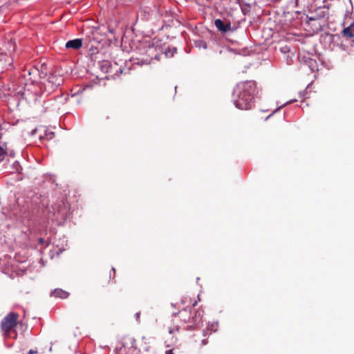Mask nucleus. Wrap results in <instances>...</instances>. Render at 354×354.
<instances>
[{
	"label": "nucleus",
	"mask_w": 354,
	"mask_h": 354,
	"mask_svg": "<svg viewBox=\"0 0 354 354\" xmlns=\"http://www.w3.org/2000/svg\"><path fill=\"white\" fill-rule=\"evenodd\" d=\"M257 93V88L254 81L239 82L233 92L234 105L239 109H250L254 102Z\"/></svg>",
	"instance_id": "nucleus-1"
},
{
	"label": "nucleus",
	"mask_w": 354,
	"mask_h": 354,
	"mask_svg": "<svg viewBox=\"0 0 354 354\" xmlns=\"http://www.w3.org/2000/svg\"><path fill=\"white\" fill-rule=\"evenodd\" d=\"M196 304L197 302L195 301L193 304L192 308L189 311L187 309H184L179 312V317L184 323L187 324V329L194 328L195 326L198 325L202 322L203 311L201 309L195 308Z\"/></svg>",
	"instance_id": "nucleus-2"
},
{
	"label": "nucleus",
	"mask_w": 354,
	"mask_h": 354,
	"mask_svg": "<svg viewBox=\"0 0 354 354\" xmlns=\"http://www.w3.org/2000/svg\"><path fill=\"white\" fill-rule=\"evenodd\" d=\"M62 81L61 77L50 74L47 78H44L39 82V86L42 93L50 95L61 85Z\"/></svg>",
	"instance_id": "nucleus-3"
},
{
	"label": "nucleus",
	"mask_w": 354,
	"mask_h": 354,
	"mask_svg": "<svg viewBox=\"0 0 354 354\" xmlns=\"http://www.w3.org/2000/svg\"><path fill=\"white\" fill-rule=\"evenodd\" d=\"M134 64L138 65H147L150 64L153 59H158V54L153 47H149L148 48L140 50V52L137 57L135 59Z\"/></svg>",
	"instance_id": "nucleus-4"
},
{
	"label": "nucleus",
	"mask_w": 354,
	"mask_h": 354,
	"mask_svg": "<svg viewBox=\"0 0 354 354\" xmlns=\"http://www.w3.org/2000/svg\"><path fill=\"white\" fill-rule=\"evenodd\" d=\"M19 315L17 313H8L2 320L1 326L2 330L9 335L10 332L17 326Z\"/></svg>",
	"instance_id": "nucleus-5"
},
{
	"label": "nucleus",
	"mask_w": 354,
	"mask_h": 354,
	"mask_svg": "<svg viewBox=\"0 0 354 354\" xmlns=\"http://www.w3.org/2000/svg\"><path fill=\"white\" fill-rule=\"evenodd\" d=\"M137 349L136 340L132 337H127L123 345L120 348H116V352L118 354H137Z\"/></svg>",
	"instance_id": "nucleus-6"
},
{
	"label": "nucleus",
	"mask_w": 354,
	"mask_h": 354,
	"mask_svg": "<svg viewBox=\"0 0 354 354\" xmlns=\"http://www.w3.org/2000/svg\"><path fill=\"white\" fill-rule=\"evenodd\" d=\"M53 209L56 219H65L68 216L69 205L64 201H60L54 205Z\"/></svg>",
	"instance_id": "nucleus-7"
},
{
	"label": "nucleus",
	"mask_w": 354,
	"mask_h": 354,
	"mask_svg": "<svg viewBox=\"0 0 354 354\" xmlns=\"http://www.w3.org/2000/svg\"><path fill=\"white\" fill-rule=\"evenodd\" d=\"M38 132L39 133V134L38 135V137L40 140H50L55 136V134L53 132L48 131L45 129L44 127H40L39 128L35 129L34 130L32 131L31 134L32 136H34V135L37 134Z\"/></svg>",
	"instance_id": "nucleus-8"
},
{
	"label": "nucleus",
	"mask_w": 354,
	"mask_h": 354,
	"mask_svg": "<svg viewBox=\"0 0 354 354\" xmlns=\"http://www.w3.org/2000/svg\"><path fill=\"white\" fill-rule=\"evenodd\" d=\"M27 82H30L31 84H37L38 79L40 77L39 71L36 68H31L28 70L27 74L24 75Z\"/></svg>",
	"instance_id": "nucleus-9"
},
{
	"label": "nucleus",
	"mask_w": 354,
	"mask_h": 354,
	"mask_svg": "<svg viewBox=\"0 0 354 354\" xmlns=\"http://www.w3.org/2000/svg\"><path fill=\"white\" fill-rule=\"evenodd\" d=\"M216 28L223 33L231 30V25L230 23L225 24L221 19H217L214 21Z\"/></svg>",
	"instance_id": "nucleus-10"
},
{
	"label": "nucleus",
	"mask_w": 354,
	"mask_h": 354,
	"mask_svg": "<svg viewBox=\"0 0 354 354\" xmlns=\"http://www.w3.org/2000/svg\"><path fill=\"white\" fill-rule=\"evenodd\" d=\"M82 46V39H75L66 42L65 46L66 48L79 49Z\"/></svg>",
	"instance_id": "nucleus-11"
},
{
	"label": "nucleus",
	"mask_w": 354,
	"mask_h": 354,
	"mask_svg": "<svg viewBox=\"0 0 354 354\" xmlns=\"http://www.w3.org/2000/svg\"><path fill=\"white\" fill-rule=\"evenodd\" d=\"M342 34L344 37L353 38L354 37V22L352 23L349 26L344 28L342 31Z\"/></svg>",
	"instance_id": "nucleus-12"
},
{
	"label": "nucleus",
	"mask_w": 354,
	"mask_h": 354,
	"mask_svg": "<svg viewBox=\"0 0 354 354\" xmlns=\"http://www.w3.org/2000/svg\"><path fill=\"white\" fill-rule=\"evenodd\" d=\"M98 65L103 73H107L110 72L111 68V64L109 61L103 60L102 62H99Z\"/></svg>",
	"instance_id": "nucleus-13"
},
{
	"label": "nucleus",
	"mask_w": 354,
	"mask_h": 354,
	"mask_svg": "<svg viewBox=\"0 0 354 354\" xmlns=\"http://www.w3.org/2000/svg\"><path fill=\"white\" fill-rule=\"evenodd\" d=\"M52 295L56 298L66 299L68 297L69 293L62 289H55L53 292Z\"/></svg>",
	"instance_id": "nucleus-14"
},
{
	"label": "nucleus",
	"mask_w": 354,
	"mask_h": 354,
	"mask_svg": "<svg viewBox=\"0 0 354 354\" xmlns=\"http://www.w3.org/2000/svg\"><path fill=\"white\" fill-rule=\"evenodd\" d=\"M218 325L217 323H212L209 324L207 328V330H204V335L206 336L208 334V332L210 330L212 333V332H216L218 330Z\"/></svg>",
	"instance_id": "nucleus-15"
},
{
	"label": "nucleus",
	"mask_w": 354,
	"mask_h": 354,
	"mask_svg": "<svg viewBox=\"0 0 354 354\" xmlns=\"http://www.w3.org/2000/svg\"><path fill=\"white\" fill-rule=\"evenodd\" d=\"M317 12L319 11V15L320 17H324L327 15V12H328L327 10H326L324 8H319L317 10Z\"/></svg>",
	"instance_id": "nucleus-16"
},
{
	"label": "nucleus",
	"mask_w": 354,
	"mask_h": 354,
	"mask_svg": "<svg viewBox=\"0 0 354 354\" xmlns=\"http://www.w3.org/2000/svg\"><path fill=\"white\" fill-rule=\"evenodd\" d=\"M6 153V150L2 147L0 146V159L2 160Z\"/></svg>",
	"instance_id": "nucleus-17"
},
{
	"label": "nucleus",
	"mask_w": 354,
	"mask_h": 354,
	"mask_svg": "<svg viewBox=\"0 0 354 354\" xmlns=\"http://www.w3.org/2000/svg\"><path fill=\"white\" fill-rule=\"evenodd\" d=\"M178 331V327H174V328H169V333L170 334H173V333H175L176 332Z\"/></svg>",
	"instance_id": "nucleus-18"
},
{
	"label": "nucleus",
	"mask_w": 354,
	"mask_h": 354,
	"mask_svg": "<svg viewBox=\"0 0 354 354\" xmlns=\"http://www.w3.org/2000/svg\"><path fill=\"white\" fill-rule=\"evenodd\" d=\"M135 317H136V319L137 322H140V313L138 312V313H136L135 314Z\"/></svg>",
	"instance_id": "nucleus-19"
},
{
	"label": "nucleus",
	"mask_w": 354,
	"mask_h": 354,
	"mask_svg": "<svg viewBox=\"0 0 354 354\" xmlns=\"http://www.w3.org/2000/svg\"><path fill=\"white\" fill-rule=\"evenodd\" d=\"M281 106L277 108V109H275L271 114H270L269 115L267 116V118H266V120H268V118H270L277 110H279Z\"/></svg>",
	"instance_id": "nucleus-20"
},
{
	"label": "nucleus",
	"mask_w": 354,
	"mask_h": 354,
	"mask_svg": "<svg viewBox=\"0 0 354 354\" xmlns=\"http://www.w3.org/2000/svg\"><path fill=\"white\" fill-rule=\"evenodd\" d=\"M38 243H39V244H43V243H44V239L43 238H39V239H38Z\"/></svg>",
	"instance_id": "nucleus-21"
},
{
	"label": "nucleus",
	"mask_w": 354,
	"mask_h": 354,
	"mask_svg": "<svg viewBox=\"0 0 354 354\" xmlns=\"http://www.w3.org/2000/svg\"><path fill=\"white\" fill-rule=\"evenodd\" d=\"M207 343H208L207 339H203V340H202V344H203V346H205V345L207 344Z\"/></svg>",
	"instance_id": "nucleus-22"
},
{
	"label": "nucleus",
	"mask_w": 354,
	"mask_h": 354,
	"mask_svg": "<svg viewBox=\"0 0 354 354\" xmlns=\"http://www.w3.org/2000/svg\"><path fill=\"white\" fill-rule=\"evenodd\" d=\"M166 354H174L172 350H169L166 351Z\"/></svg>",
	"instance_id": "nucleus-23"
},
{
	"label": "nucleus",
	"mask_w": 354,
	"mask_h": 354,
	"mask_svg": "<svg viewBox=\"0 0 354 354\" xmlns=\"http://www.w3.org/2000/svg\"><path fill=\"white\" fill-rule=\"evenodd\" d=\"M95 33H97V30H95L94 32H92L93 36H94ZM93 39H95V37H93Z\"/></svg>",
	"instance_id": "nucleus-24"
},
{
	"label": "nucleus",
	"mask_w": 354,
	"mask_h": 354,
	"mask_svg": "<svg viewBox=\"0 0 354 354\" xmlns=\"http://www.w3.org/2000/svg\"><path fill=\"white\" fill-rule=\"evenodd\" d=\"M241 1H242V0H236V1H237L239 3H241Z\"/></svg>",
	"instance_id": "nucleus-25"
},
{
	"label": "nucleus",
	"mask_w": 354,
	"mask_h": 354,
	"mask_svg": "<svg viewBox=\"0 0 354 354\" xmlns=\"http://www.w3.org/2000/svg\"><path fill=\"white\" fill-rule=\"evenodd\" d=\"M298 0H296V3H297Z\"/></svg>",
	"instance_id": "nucleus-26"
}]
</instances>
